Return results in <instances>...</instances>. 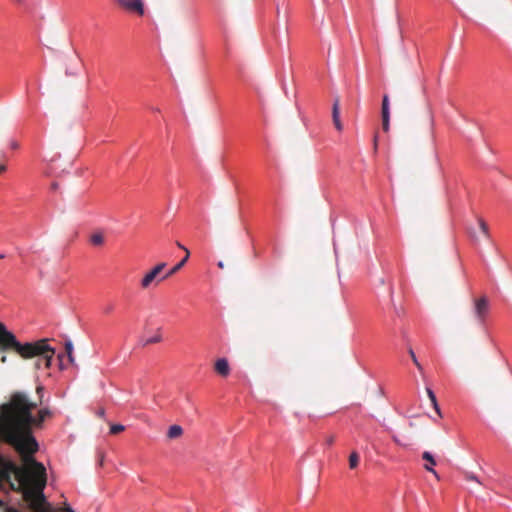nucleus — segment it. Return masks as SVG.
<instances>
[{"instance_id":"f257e3e1","label":"nucleus","mask_w":512,"mask_h":512,"mask_svg":"<svg viewBox=\"0 0 512 512\" xmlns=\"http://www.w3.org/2000/svg\"><path fill=\"white\" fill-rule=\"evenodd\" d=\"M43 390V386L36 388L39 402L33 401L23 391H14L0 405V441L11 446L20 461L16 464L0 454V484L7 482L11 490L21 493L32 512H75L67 503L58 510L54 509L44 494L47 471L35 458L39 443L34 436V429L42 428L52 412L44 407L38 409L36 415L33 414L42 404Z\"/></svg>"},{"instance_id":"f03ea898","label":"nucleus","mask_w":512,"mask_h":512,"mask_svg":"<svg viewBox=\"0 0 512 512\" xmlns=\"http://www.w3.org/2000/svg\"><path fill=\"white\" fill-rule=\"evenodd\" d=\"M13 351L22 359L36 358L35 368L42 366L49 369L55 355V349L49 345V339L44 338L34 342L21 343L16 336L0 322V352Z\"/></svg>"},{"instance_id":"7ed1b4c3","label":"nucleus","mask_w":512,"mask_h":512,"mask_svg":"<svg viewBox=\"0 0 512 512\" xmlns=\"http://www.w3.org/2000/svg\"><path fill=\"white\" fill-rule=\"evenodd\" d=\"M165 267L166 263L161 262L155 265L150 271H148L140 281L141 288L146 290L149 289L153 283H155V285L159 284L161 281L158 280L162 278L160 273Z\"/></svg>"},{"instance_id":"20e7f679","label":"nucleus","mask_w":512,"mask_h":512,"mask_svg":"<svg viewBox=\"0 0 512 512\" xmlns=\"http://www.w3.org/2000/svg\"><path fill=\"white\" fill-rule=\"evenodd\" d=\"M116 3L121 6L122 8L130 11L135 12L138 15L144 14V5L141 0H115Z\"/></svg>"},{"instance_id":"39448f33","label":"nucleus","mask_w":512,"mask_h":512,"mask_svg":"<svg viewBox=\"0 0 512 512\" xmlns=\"http://www.w3.org/2000/svg\"><path fill=\"white\" fill-rule=\"evenodd\" d=\"M488 308H489V302L485 296L474 300V312H475L477 319L480 322L484 321V319L488 313Z\"/></svg>"},{"instance_id":"423d86ee","label":"nucleus","mask_w":512,"mask_h":512,"mask_svg":"<svg viewBox=\"0 0 512 512\" xmlns=\"http://www.w3.org/2000/svg\"><path fill=\"white\" fill-rule=\"evenodd\" d=\"M381 117L382 129L384 132H388L390 129V102L387 94H385L382 99Z\"/></svg>"},{"instance_id":"0eeeda50","label":"nucleus","mask_w":512,"mask_h":512,"mask_svg":"<svg viewBox=\"0 0 512 512\" xmlns=\"http://www.w3.org/2000/svg\"><path fill=\"white\" fill-rule=\"evenodd\" d=\"M214 370L222 377H227L230 374V366L226 358L218 359L214 364Z\"/></svg>"},{"instance_id":"6e6552de","label":"nucleus","mask_w":512,"mask_h":512,"mask_svg":"<svg viewBox=\"0 0 512 512\" xmlns=\"http://www.w3.org/2000/svg\"><path fill=\"white\" fill-rule=\"evenodd\" d=\"M332 118L335 128L338 131L343 129L342 122L340 121V100L338 97L335 98L333 107H332Z\"/></svg>"},{"instance_id":"1a4fd4ad","label":"nucleus","mask_w":512,"mask_h":512,"mask_svg":"<svg viewBox=\"0 0 512 512\" xmlns=\"http://www.w3.org/2000/svg\"><path fill=\"white\" fill-rule=\"evenodd\" d=\"M422 459L427 462V464L424 465V469L431 472L439 480L440 477H439L438 473L433 468V466L436 465V461H435L433 455L428 451H424L422 453Z\"/></svg>"},{"instance_id":"9d476101","label":"nucleus","mask_w":512,"mask_h":512,"mask_svg":"<svg viewBox=\"0 0 512 512\" xmlns=\"http://www.w3.org/2000/svg\"><path fill=\"white\" fill-rule=\"evenodd\" d=\"M189 256H190V252H189V250H186L185 257L178 264H175V266L173 268H171L165 275H163L162 278L159 279L158 281H164V280L168 279L169 277H171L172 275H174L175 273H177L188 261Z\"/></svg>"},{"instance_id":"9b49d317","label":"nucleus","mask_w":512,"mask_h":512,"mask_svg":"<svg viewBox=\"0 0 512 512\" xmlns=\"http://www.w3.org/2000/svg\"><path fill=\"white\" fill-rule=\"evenodd\" d=\"M182 434H183V429L180 425H172L169 427V429L167 431V437L169 439L179 438L180 436H182Z\"/></svg>"},{"instance_id":"f8f14e48","label":"nucleus","mask_w":512,"mask_h":512,"mask_svg":"<svg viewBox=\"0 0 512 512\" xmlns=\"http://www.w3.org/2000/svg\"><path fill=\"white\" fill-rule=\"evenodd\" d=\"M104 234L101 231L94 232L90 236V242L94 246H101L104 244Z\"/></svg>"},{"instance_id":"ddd939ff","label":"nucleus","mask_w":512,"mask_h":512,"mask_svg":"<svg viewBox=\"0 0 512 512\" xmlns=\"http://www.w3.org/2000/svg\"><path fill=\"white\" fill-rule=\"evenodd\" d=\"M65 352L67 354L68 361L71 364H74L75 358H74V355H73V343L71 342V340H67L65 342Z\"/></svg>"},{"instance_id":"4468645a","label":"nucleus","mask_w":512,"mask_h":512,"mask_svg":"<svg viewBox=\"0 0 512 512\" xmlns=\"http://www.w3.org/2000/svg\"><path fill=\"white\" fill-rule=\"evenodd\" d=\"M359 464V455L356 451H353L349 456V467L355 469Z\"/></svg>"},{"instance_id":"2eb2a0df","label":"nucleus","mask_w":512,"mask_h":512,"mask_svg":"<svg viewBox=\"0 0 512 512\" xmlns=\"http://www.w3.org/2000/svg\"><path fill=\"white\" fill-rule=\"evenodd\" d=\"M478 223H479V227H480L482 233L484 234V236L489 238L490 233H489V228H488L487 223L482 218H478Z\"/></svg>"},{"instance_id":"dca6fc26","label":"nucleus","mask_w":512,"mask_h":512,"mask_svg":"<svg viewBox=\"0 0 512 512\" xmlns=\"http://www.w3.org/2000/svg\"><path fill=\"white\" fill-rule=\"evenodd\" d=\"M161 340H162L161 334H156L155 336H153V337H151V338L146 339V340L143 342V345H144V346H147V345H150V344L159 343V342H161Z\"/></svg>"},{"instance_id":"f3484780","label":"nucleus","mask_w":512,"mask_h":512,"mask_svg":"<svg viewBox=\"0 0 512 512\" xmlns=\"http://www.w3.org/2000/svg\"><path fill=\"white\" fill-rule=\"evenodd\" d=\"M408 352L415 366L418 368L419 371H422V365L419 363L413 349L409 348Z\"/></svg>"},{"instance_id":"a211bd4d","label":"nucleus","mask_w":512,"mask_h":512,"mask_svg":"<svg viewBox=\"0 0 512 512\" xmlns=\"http://www.w3.org/2000/svg\"><path fill=\"white\" fill-rule=\"evenodd\" d=\"M125 427L121 424H113L110 427V433L111 434H118L122 431H124Z\"/></svg>"},{"instance_id":"6ab92c4d","label":"nucleus","mask_w":512,"mask_h":512,"mask_svg":"<svg viewBox=\"0 0 512 512\" xmlns=\"http://www.w3.org/2000/svg\"><path fill=\"white\" fill-rule=\"evenodd\" d=\"M465 479L468 481H476V482L480 483L478 478L472 473H468V472L465 473Z\"/></svg>"},{"instance_id":"aec40b11","label":"nucleus","mask_w":512,"mask_h":512,"mask_svg":"<svg viewBox=\"0 0 512 512\" xmlns=\"http://www.w3.org/2000/svg\"><path fill=\"white\" fill-rule=\"evenodd\" d=\"M426 391H427V395H428L430 401L435 402L436 396H435L434 392L430 388H427Z\"/></svg>"},{"instance_id":"412c9836","label":"nucleus","mask_w":512,"mask_h":512,"mask_svg":"<svg viewBox=\"0 0 512 512\" xmlns=\"http://www.w3.org/2000/svg\"><path fill=\"white\" fill-rule=\"evenodd\" d=\"M335 442V436L334 435H329V436H326L325 438V443L327 445H332L333 443Z\"/></svg>"},{"instance_id":"4be33fe9","label":"nucleus","mask_w":512,"mask_h":512,"mask_svg":"<svg viewBox=\"0 0 512 512\" xmlns=\"http://www.w3.org/2000/svg\"><path fill=\"white\" fill-rule=\"evenodd\" d=\"M435 411L438 413L439 416H441V412H440V408L438 406V403H437V399H435V402H431Z\"/></svg>"},{"instance_id":"5701e85b","label":"nucleus","mask_w":512,"mask_h":512,"mask_svg":"<svg viewBox=\"0 0 512 512\" xmlns=\"http://www.w3.org/2000/svg\"><path fill=\"white\" fill-rule=\"evenodd\" d=\"M113 309H114V307L112 305H108L104 308V313L110 314V313H112Z\"/></svg>"},{"instance_id":"b1692460","label":"nucleus","mask_w":512,"mask_h":512,"mask_svg":"<svg viewBox=\"0 0 512 512\" xmlns=\"http://www.w3.org/2000/svg\"><path fill=\"white\" fill-rule=\"evenodd\" d=\"M1 442H2V443H5V442H4V441H2V440L0 441V443H1ZM8 507H9V506H5V505H4V503H3V501H2V500H0V508H3V512H5V509H6V508H8Z\"/></svg>"},{"instance_id":"393cba45","label":"nucleus","mask_w":512,"mask_h":512,"mask_svg":"<svg viewBox=\"0 0 512 512\" xmlns=\"http://www.w3.org/2000/svg\"><path fill=\"white\" fill-rule=\"evenodd\" d=\"M0 361H1V363H3V364H4V363H6V362H7V356L2 355V356H1Z\"/></svg>"},{"instance_id":"a878e982","label":"nucleus","mask_w":512,"mask_h":512,"mask_svg":"<svg viewBox=\"0 0 512 512\" xmlns=\"http://www.w3.org/2000/svg\"><path fill=\"white\" fill-rule=\"evenodd\" d=\"M177 246L180 248V249H183L185 252L186 250H188L185 246H183L181 243L177 242Z\"/></svg>"},{"instance_id":"bb28decb","label":"nucleus","mask_w":512,"mask_h":512,"mask_svg":"<svg viewBox=\"0 0 512 512\" xmlns=\"http://www.w3.org/2000/svg\"><path fill=\"white\" fill-rule=\"evenodd\" d=\"M11 147H12L13 149H17V148L19 147V145H18V143H17V142H12V143H11Z\"/></svg>"},{"instance_id":"cd10ccee","label":"nucleus","mask_w":512,"mask_h":512,"mask_svg":"<svg viewBox=\"0 0 512 512\" xmlns=\"http://www.w3.org/2000/svg\"><path fill=\"white\" fill-rule=\"evenodd\" d=\"M217 265H218V267H219V268H221V269H223V268H224V263H223L222 261L218 262V264H217Z\"/></svg>"},{"instance_id":"c85d7f7f","label":"nucleus","mask_w":512,"mask_h":512,"mask_svg":"<svg viewBox=\"0 0 512 512\" xmlns=\"http://www.w3.org/2000/svg\"><path fill=\"white\" fill-rule=\"evenodd\" d=\"M5 170H6L5 165H0V173H1V172H3V171H5Z\"/></svg>"},{"instance_id":"c756f323","label":"nucleus","mask_w":512,"mask_h":512,"mask_svg":"<svg viewBox=\"0 0 512 512\" xmlns=\"http://www.w3.org/2000/svg\"><path fill=\"white\" fill-rule=\"evenodd\" d=\"M374 146L377 147V136L374 137Z\"/></svg>"},{"instance_id":"7c9ffc66","label":"nucleus","mask_w":512,"mask_h":512,"mask_svg":"<svg viewBox=\"0 0 512 512\" xmlns=\"http://www.w3.org/2000/svg\"><path fill=\"white\" fill-rule=\"evenodd\" d=\"M469 234H470L471 237H475V234H474V232L472 230L469 231Z\"/></svg>"},{"instance_id":"2f4dec72","label":"nucleus","mask_w":512,"mask_h":512,"mask_svg":"<svg viewBox=\"0 0 512 512\" xmlns=\"http://www.w3.org/2000/svg\"><path fill=\"white\" fill-rule=\"evenodd\" d=\"M98 414H99V416H103L104 415V410H100Z\"/></svg>"},{"instance_id":"473e14b6","label":"nucleus","mask_w":512,"mask_h":512,"mask_svg":"<svg viewBox=\"0 0 512 512\" xmlns=\"http://www.w3.org/2000/svg\"><path fill=\"white\" fill-rule=\"evenodd\" d=\"M62 357H63L62 355H59V356H58V358H59L60 362H62Z\"/></svg>"},{"instance_id":"72a5a7b5","label":"nucleus","mask_w":512,"mask_h":512,"mask_svg":"<svg viewBox=\"0 0 512 512\" xmlns=\"http://www.w3.org/2000/svg\"><path fill=\"white\" fill-rule=\"evenodd\" d=\"M396 443H399L398 439L396 437L393 438Z\"/></svg>"},{"instance_id":"f704fd0d","label":"nucleus","mask_w":512,"mask_h":512,"mask_svg":"<svg viewBox=\"0 0 512 512\" xmlns=\"http://www.w3.org/2000/svg\"><path fill=\"white\" fill-rule=\"evenodd\" d=\"M276 12H277V14H279V12H280L279 7L276 8Z\"/></svg>"},{"instance_id":"c9c22d12","label":"nucleus","mask_w":512,"mask_h":512,"mask_svg":"<svg viewBox=\"0 0 512 512\" xmlns=\"http://www.w3.org/2000/svg\"><path fill=\"white\" fill-rule=\"evenodd\" d=\"M4 257V254H0V259H3Z\"/></svg>"},{"instance_id":"e433bc0d","label":"nucleus","mask_w":512,"mask_h":512,"mask_svg":"<svg viewBox=\"0 0 512 512\" xmlns=\"http://www.w3.org/2000/svg\"><path fill=\"white\" fill-rule=\"evenodd\" d=\"M16 2L20 3L22 0H15Z\"/></svg>"}]
</instances>
